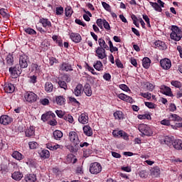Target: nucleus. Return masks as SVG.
Returning <instances> with one entry per match:
<instances>
[{
    "instance_id": "e433bc0d",
    "label": "nucleus",
    "mask_w": 182,
    "mask_h": 182,
    "mask_svg": "<svg viewBox=\"0 0 182 182\" xmlns=\"http://www.w3.org/2000/svg\"><path fill=\"white\" fill-rule=\"evenodd\" d=\"M151 60L150 58L145 57L142 60V65L145 69H149L150 68Z\"/></svg>"
},
{
    "instance_id": "6e6d98bb",
    "label": "nucleus",
    "mask_w": 182,
    "mask_h": 182,
    "mask_svg": "<svg viewBox=\"0 0 182 182\" xmlns=\"http://www.w3.org/2000/svg\"><path fill=\"white\" fill-rule=\"evenodd\" d=\"M28 146H29L30 149H36V147H38V142L30 141L28 143Z\"/></svg>"
},
{
    "instance_id": "69168bd1",
    "label": "nucleus",
    "mask_w": 182,
    "mask_h": 182,
    "mask_svg": "<svg viewBox=\"0 0 182 182\" xmlns=\"http://www.w3.org/2000/svg\"><path fill=\"white\" fill-rule=\"evenodd\" d=\"M169 110L170 112H176V110H177V107H176V105L171 103L169 105Z\"/></svg>"
},
{
    "instance_id": "8fccbe9b",
    "label": "nucleus",
    "mask_w": 182,
    "mask_h": 182,
    "mask_svg": "<svg viewBox=\"0 0 182 182\" xmlns=\"http://www.w3.org/2000/svg\"><path fill=\"white\" fill-rule=\"evenodd\" d=\"M140 96H142V97H144L145 99H147L148 100H150L151 99V93L150 92H141Z\"/></svg>"
},
{
    "instance_id": "20e7f679",
    "label": "nucleus",
    "mask_w": 182,
    "mask_h": 182,
    "mask_svg": "<svg viewBox=\"0 0 182 182\" xmlns=\"http://www.w3.org/2000/svg\"><path fill=\"white\" fill-rule=\"evenodd\" d=\"M138 129L144 136H151L153 132L147 124H141L138 127Z\"/></svg>"
},
{
    "instance_id": "774afa93",
    "label": "nucleus",
    "mask_w": 182,
    "mask_h": 182,
    "mask_svg": "<svg viewBox=\"0 0 182 182\" xmlns=\"http://www.w3.org/2000/svg\"><path fill=\"white\" fill-rule=\"evenodd\" d=\"M36 79H37L36 75L31 76L29 80L30 83H36Z\"/></svg>"
},
{
    "instance_id": "4be33fe9",
    "label": "nucleus",
    "mask_w": 182,
    "mask_h": 182,
    "mask_svg": "<svg viewBox=\"0 0 182 182\" xmlns=\"http://www.w3.org/2000/svg\"><path fill=\"white\" fill-rule=\"evenodd\" d=\"M60 70L62 71H65V72H69L73 70L72 68V65L69 63H63L60 65Z\"/></svg>"
},
{
    "instance_id": "e2e57ef3",
    "label": "nucleus",
    "mask_w": 182,
    "mask_h": 182,
    "mask_svg": "<svg viewBox=\"0 0 182 182\" xmlns=\"http://www.w3.org/2000/svg\"><path fill=\"white\" fill-rule=\"evenodd\" d=\"M115 63H116L117 68H119L120 69H123V68H124L123 67V63H122V61H120L119 59H117L115 60Z\"/></svg>"
},
{
    "instance_id": "7ed1b4c3",
    "label": "nucleus",
    "mask_w": 182,
    "mask_h": 182,
    "mask_svg": "<svg viewBox=\"0 0 182 182\" xmlns=\"http://www.w3.org/2000/svg\"><path fill=\"white\" fill-rule=\"evenodd\" d=\"M89 170L91 174H99L102 173V165L98 162L92 163L90 165Z\"/></svg>"
},
{
    "instance_id": "58836bf2",
    "label": "nucleus",
    "mask_w": 182,
    "mask_h": 182,
    "mask_svg": "<svg viewBox=\"0 0 182 182\" xmlns=\"http://www.w3.org/2000/svg\"><path fill=\"white\" fill-rule=\"evenodd\" d=\"M57 83L61 89H64V90H68V84L66 83V82L63 81V80H59Z\"/></svg>"
},
{
    "instance_id": "680f3d73",
    "label": "nucleus",
    "mask_w": 182,
    "mask_h": 182,
    "mask_svg": "<svg viewBox=\"0 0 182 182\" xmlns=\"http://www.w3.org/2000/svg\"><path fill=\"white\" fill-rule=\"evenodd\" d=\"M62 80H65V82H67V83H69V82H70V76L68 74H65L62 77Z\"/></svg>"
},
{
    "instance_id": "052dcab7",
    "label": "nucleus",
    "mask_w": 182,
    "mask_h": 182,
    "mask_svg": "<svg viewBox=\"0 0 182 182\" xmlns=\"http://www.w3.org/2000/svg\"><path fill=\"white\" fill-rule=\"evenodd\" d=\"M96 23L100 29H103V20H102V18L97 19Z\"/></svg>"
},
{
    "instance_id": "5fc2aeb1",
    "label": "nucleus",
    "mask_w": 182,
    "mask_h": 182,
    "mask_svg": "<svg viewBox=\"0 0 182 182\" xmlns=\"http://www.w3.org/2000/svg\"><path fill=\"white\" fill-rule=\"evenodd\" d=\"M102 25L105 29H107V31H110V24H109V22H107V21L104 19L102 21Z\"/></svg>"
},
{
    "instance_id": "72a5a7b5",
    "label": "nucleus",
    "mask_w": 182,
    "mask_h": 182,
    "mask_svg": "<svg viewBox=\"0 0 182 182\" xmlns=\"http://www.w3.org/2000/svg\"><path fill=\"white\" fill-rule=\"evenodd\" d=\"M25 180L26 182H35L36 181V175L33 173L28 174L26 176Z\"/></svg>"
},
{
    "instance_id": "79ce46f5",
    "label": "nucleus",
    "mask_w": 182,
    "mask_h": 182,
    "mask_svg": "<svg viewBox=\"0 0 182 182\" xmlns=\"http://www.w3.org/2000/svg\"><path fill=\"white\" fill-rule=\"evenodd\" d=\"M65 16L70 17L72 16V14H73V10H72V7L68 6L65 9Z\"/></svg>"
},
{
    "instance_id": "3c124183",
    "label": "nucleus",
    "mask_w": 182,
    "mask_h": 182,
    "mask_svg": "<svg viewBox=\"0 0 182 182\" xmlns=\"http://www.w3.org/2000/svg\"><path fill=\"white\" fill-rule=\"evenodd\" d=\"M151 116L149 114H139L138 115V119L140 120H144L145 119H150Z\"/></svg>"
},
{
    "instance_id": "6ab92c4d",
    "label": "nucleus",
    "mask_w": 182,
    "mask_h": 182,
    "mask_svg": "<svg viewBox=\"0 0 182 182\" xmlns=\"http://www.w3.org/2000/svg\"><path fill=\"white\" fill-rule=\"evenodd\" d=\"M38 154L41 159H49L50 157V153L46 149L40 150Z\"/></svg>"
},
{
    "instance_id": "13d9d810",
    "label": "nucleus",
    "mask_w": 182,
    "mask_h": 182,
    "mask_svg": "<svg viewBox=\"0 0 182 182\" xmlns=\"http://www.w3.org/2000/svg\"><path fill=\"white\" fill-rule=\"evenodd\" d=\"M55 113L57 114V116L58 117H60V119H63V117H65V112L62 111V110H57L55 111Z\"/></svg>"
},
{
    "instance_id": "7c9ffc66",
    "label": "nucleus",
    "mask_w": 182,
    "mask_h": 182,
    "mask_svg": "<svg viewBox=\"0 0 182 182\" xmlns=\"http://www.w3.org/2000/svg\"><path fill=\"white\" fill-rule=\"evenodd\" d=\"M149 4L151 6H152V8H154V9L156 11V12H161L163 11V9H161V6H160V5H159L158 3L149 1Z\"/></svg>"
},
{
    "instance_id": "f257e3e1",
    "label": "nucleus",
    "mask_w": 182,
    "mask_h": 182,
    "mask_svg": "<svg viewBox=\"0 0 182 182\" xmlns=\"http://www.w3.org/2000/svg\"><path fill=\"white\" fill-rule=\"evenodd\" d=\"M68 140L71 143L73 151H77L79 150V144H80V140L79 139V135L77 132L71 131L68 134Z\"/></svg>"
},
{
    "instance_id": "dca6fc26",
    "label": "nucleus",
    "mask_w": 182,
    "mask_h": 182,
    "mask_svg": "<svg viewBox=\"0 0 182 182\" xmlns=\"http://www.w3.org/2000/svg\"><path fill=\"white\" fill-rule=\"evenodd\" d=\"M119 99L124 100V102H128L129 103H133V98L123 93L119 94Z\"/></svg>"
},
{
    "instance_id": "de8ad7c7",
    "label": "nucleus",
    "mask_w": 182,
    "mask_h": 182,
    "mask_svg": "<svg viewBox=\"0 0 182 182\" xmlns=\"http://www.w3.org/2000/svg\"><path fill=\"white\" fill-rule=\"evenodd\" d=\"M63 119L64 120H65L66 122H68V123H73V122L75 121L73 119V117L70 114H67V115H65L63 117Z\"/></svg>"
},
{
    "instance_id": "b1692460",
    "label": "nucleus",
    "mask_w": 182,
    "mask_h": 182,
    "mask_svg": "<svg viewBox=\"0 0 182 182\" xmlns=\"http://www.w3.org/2000/svg\"><path fill=\"white\" fill-rule=\"evenodd\" d=\"M84 93L86 96L90 97L92 96V88L90 87V85L89 83H86L83 88Z\"/></svg>"
},
{
    "instance_id": "09e8293b",
    "label": "nucleus",
    "mask_w": 182,
    "mask_h": 182,
    "mask_svg": "<svg viewBox=\"0 0 182 182\" xmlns=\"http://www.w3.org/2000/svg\"><path fill=\"white\" fill-rule=\"evenodd\" d=\"M171 85H172V86H174V87H177L178 89H180V87H181L182 86V84L180 82V81L177 80L171 81Z\"/></svg>"
},
{
    "instance_id": "4d7b16f0",
    "label": "nucleus",
    "mask_w": 182,
    "mask_h": 182,
    "mask_svg": "<svg viewBox=\"0 0 182 182\" xmlns=\"http://www.w3.org/2000/svg\"><path fill=\"white\" fill-rule=\"evenodd\" d=\"M119 89H122L124 92H130V88L124 84L119 85Z\"/></svg>"
},
{
    "instance_id": "9d476101",
    "label": "nucleus",
    "mask_w": 182,
    "mask_h": 182,
    "mask_svg": "<svg viewBox=\"0 0 182 182\" xmlns=\"http://www.w3.org/2000/svg\"><path fill=\"white\" fill-rule=\"evenodd\" d=\"M160 65L165 70H168L171 68V61L168 58L161 60Z\"/></svg>"
},
{
    "instance_id": "6e6552de",
    "label": "nucleus",
    "mask_w": 182,
    "mask_h": 182,
    "mask_svg": "<svg viewBox=\"0 0 182 182\" xmlns=\"http://www.w3.org/2000/svg\"><path fill=\"white\" fill-rule=\"evenodd\" d=\"M95 53L98 59H105L107 58V55H106V50L102 47H97L95 50Z\"/></svg>"
},
{
    "instance_id": "423d86ee",
    "label": "nucleus",
    "mask_w": 182,
    "mask_h": 182,
    "mask_svg": "<svg viewBox=\"0 0 182 182\" xmlns=\"http://www.w3.org/2000/svg\"><path fill=\"white\" fill-rule=\"evenodd\" d=\"M9 72L14 77H18V76L22 73V68L17 64L15 66L9 68Z\"/></svg>"
},
{
    "instance_id": "a19ab883",
    "label": "nucleus",
    "mask_w": 182,
    "mask_h": 182,
    "mask_svg": "<svg viewBox=\"0 0 182 182\" xmlns=\"http://www.w3.org/2000/svg\"><path fill=\"white\" fill-rule=\"evenodd\" d=\"M46 146H47V149H48L49 150H58V149H59V147H60V145L47 144Z\"/></svg>"
},
{
    "instance_id": "5701e85b",
    "label": "nucleus",
    "mask_w": 182,
    "mask_h": 182,
    "mask_svg": "<svg viewBox=\"0 0 182 182\" xmlns=\"http://www.w3.org/2000/svg\"><path fill=\"white\" fill-rule=\"evenodd\" d=\"M25 133L26 137H33V136H35V127L31 126L26 129Z\"/></svg>"
},
{
    "instance_id": "4c0bfd02",
    "label": "nucleus",
    "mask_w": 182,
    "mask_h": 182,
    "mask_svg": "<svg viewBox=\"0 0 182 182\" xmlns=\"http://www.w3.org/2000/svg\"><path fill=\"white\" fill-rule=\"evenodd\" d=\"M114 117L115 119H117L118 120H122L124 119V115L123 114V112L122 111H117L114 113Z\"/></svg>"
},
{
    "instance_id": "37998d69",
    "label": "nucleus",
    "mask_w": 182,
    "mask_h": 182,
    "mask_svg": "<svg viewBox=\"0 0 182 182\" xmlns=\"http://www.w3.org/2000/svg\"><path fill=\"white\" fill-rule=\"evenodd\" d=\"M94 68L96 69V70H102V69H103V64L100 62V60H97L94 64Z\"/></svg>"
},
{
    "instance_id": "2eb2a0df",
    "label": "nucleus",
    "mask_w": 182,
    "mask_h": 182,
    "mask_svg": "<svg viewBox=\"0 0 182 182\" xmlns=\"http://www.w3.org/2000/svg\"><path fill=\"white\" fill-rule=\"evenodd\" d=\"M82 129L85 136H87L88 137H90V136H93V129H92V127H90V126L85 125Z\"/></svg>"
},
{
    "instance_id": "39448f33",
    "label": "nucleus",
    "mask_w": 182,
    "mask_h": 182,
    "mask_svg": "<svg viewBox=\"0 0 182 182\" xmlns=\"http://www.w3.org/2000/svg\"><path fill=\"white\" fill-rule=\"evenodd\" d=\"M24 97L28 103H35L38 100V95L33 92L28 91L24 94Z\"/></svg>"
},
{
    "instance_id": "f704fd0d",
    "label": "nucleus",
    "mask_w": 182,
    "mask_h": 182,
    "mask_svg": "<svg viewBox=\"0 0 182 182\" xmlns=\"http://www.w3.org/2000/svg\"><path fill=\"white\" fill-rule=\"evenodd\" d=\"M168 119L171 122H181L182 119L180 116L176 114H171L169 115Z\"/></svg>"
},
{
    "instance_id": "864d4df0",
    "label": "nucleus",
    "mask_w": 182,
    "mask_h": 182,
    "mask_svg": "<svg viewBox=\"0 0 182 182\" xmlns=\"http://www.w3.org/2000/svg\"><path fill=\"white\" fill-rule=\"evenodd\" d=\"M25 32L28 35H36V31L31 28H26Z\"/></svg>"
},
{
    "instance_id": "c03bdc74",
    "label": "nucleus",
    "mask_w": 182,
    "mask_h": 182,
    "mask_svg": "<svg viewBox=\"0 0 182 182\" xmlns=\"http://www.w3.org/2000/svg\"><path fill=\"white\" fill-rule=\"evenodd\" d=\"M108 44L109 45V50L112 53H113V52H117V50H119V48L113 46V43H112V41L109 40Z\"/></svg>"
},
{
    "instance_id": "0e129e2a",
    "label": "nucleus",
    "mask_w": 182,
    "mask_h": 182,
    "mask_svg": "<svg viewBox=\"0 0 182 182\" xmlns=\"http://www.w3.org/2000/svg\"><path fill=\"white\" fill-rule=\"evenodd\" d=\"M146 88L150 92H153V90L154 89V85H153V84H151V83L148 82V83H146Z\"/></svg>"
},
{
    "instance_id": "4468645a",
    "label": "nucleus",
    "mask_w": 182,
    "mask_h": 182,
    "mask_svg": "<svg viewBox=\"0 0 182 182\" xmlns=\"http://www.w3.org/2000/svg\"><path fill=\"white\" fill-rule=\"evenodd\" d=\"M70 38L73 42H75V43H79L82 41V36H80V34L77 33H71L70 34Z\"/></svg>"
},
{
    "instance_id": "f8f14e48",
    "label": "nucleus",
    "mask_w": 182,
    "mask_h": 182,
    "mask_svg": "<svg viewBox=\"0 0 182 182\" xmlns=\"http://www.w3.org/2000/svg\"><path fill=\"white\" fill-rule=\"evenodd\" d=\"M4 90L6 93H14L15 92V85L12 83H5Z\"/></svg>"
},
{
    "instance_id": "603ef678",
    "label": "nucleus",
    "mask_w": 182,
    "mask_h": 182,
    "mask_svg": "<svg viewBox=\"0 0 182 182\" xmlns=\"http://www.w3.org/2000/svg\"><path fill=\"white\" fill-rule=\"evenodd\" d=\"M63 14V7H56L55 8V15H62Z\"/></svg>"
},
{
    "instance_id": "a18cd8bd",
    "label": "nucleus",
    "mask_w": 182,
    "mask_h": 182,
    "mask_svg": "<svg viewBox=\"0 0 182 182\" xmlns=\"http://www.w3.org/2000/svg\"><path fill=\"white\" fill-rule=\"evenodd\" d=\"M0 15L3 18H9V14H8V10L5 9H0Z\"/></svg>"
},
{
    "instance_id": "f3484780",
    "label": "nucleus",
    "mask_w": 182,
    "mask_h": 182,
    "mask_svg": "<svg viewBox=\"0 0 182 182\" xmlns=\"http://www.w3.org/2000/svg\"><path fill=\"white\" fill-rule=\"evenodd\" d=\"M161 90L164 95H166V96H173V92H171V88L167 87V86H162L161 88Z\"/></svg>"
},
{
    "instance_id": "2f4dec72",
    "label": "nucleus",
    "mask_w": 182,
    "mask_h": 182,
    "mask_svg": "<svg viewBox=\"0 0 182 182\" xmlns=\"http://www.w3.org/2000/svg\"><path fill=\"white\" fill-rule=\"evenodd\" d=\"M55 102L57 105H59V106H63L65 105V102H66V100L63 96L60 95L55 97Z\"/></svg>"
},
{
    "instance_id": "c9c22d12",
    "label": "nucleus",
    "mask_w": 182,
    "mask_h": 182,
    "mask_svg": "<svg viewBox=\"0 0 182 182\" xmlns=\"http://www.w3.org/2000/svg\"><path fill=\"white\" fill-rule=\"evenodd\" d=\"M45 90L48 93H50L51 92H53V84H52V82H46Z\"/></svg>"
},
{
    "instance_id": "aec40b11",
    "label": "nucleus",
    "mask_w": 182,
    "mask_h": 182,
    "mask_svg": "<svg viewBox=\"0 0 182 182\" xmlns=\"http://www.w3.org/2000/svg\"><path fill=\"white\" fill-rule=\"evenodd\" d=\"M172 146L176 150L182 149V141L180 139H174Z\"/></svg>"
},
{
    "instance_id": "9b49d317",
    "label": "nucleus",
    "mask_w": 182,
    "mask_h": 182,
    "mask_svg": "<svg viewBox=\"0 0 182 182\" xmlns=\"http://www.w3.org/2000/svg\"><path fill=\"white\" fill-rule=\"evenodd\" d=\"M79 123L81 124H87L89 123V115L87 113H82L78 117Z\"/></svg>"
},
{
    "instance_id": "473e14b6",
    "label": "nucleus",
    "mask_w": 182,
    "mask_h": 182,
    "mask_svg": "<svg viewBox=\"0 0 182 182\" xmlns=\"http://www.w3.org/2000/svg\"><path fill=\"white\" fill-rule=\"evenodd\" d=\"M98 43L100 45L98 48H103V49H105L106 50H109V46L106 44V41H105L103 38H99Z\"/></svg>"
},
{
    "instance_id": "c756f323",
    "label": "nucleus",
    "mask_w": 182,
    "mask_h": 182,
    "mask_svg": "<svg viewBox=\"0 0 182 182\" xmlns=\"http://www.w3.org/2000/svg\"><path fill=\"white\" fill-rule=\"evenodd\" d=\"M11 177L14 180H16V181H19V180L22 179V178L23 177V175L19 171H16L14 173H12Z\"/></svg>"
},
{
    "instance_id": "1a4fd4ad",
    "label": "nucleus",
    "mask_w": 182,
    "mask_h": 182,
    "mask_svg": "<svg viewBox=\"0 0 182 182\" xmlns=\"http://www.w3.org/2000/svg\"><path fill=\"white\" fill-rule=\"evenodd\" d=\"M13 120L14 119H12V117L8 115H1L0 117V123L4 126H7V124H11Z\"/></svg>"
},
{
    "instance_id": "338daca9",
    "label": "nucleus",
    "mask_w": 182,
    "mask_h": 182,
    "mask_svg": "<svg viewBox=\"0 0 182 182\" xmlns=\"http://www.w3.org/2000/svg\"><path fill=\"white\" fill-rule=\"evenodd\" d=\"M161 124H163L164 126H170V120L163 119L161 121Z\"/></svg>"
},
{
    "instance_id": "ea45409f",
    "label": "nucleus",
    "mask_w": 182,
    "mask_h": 182,
    "mask_svg": "<svg viewBox=\"0 0 182 182\" xmlns=\"http://www.w3.org/2000/svg\"><path fill=\"white\" fill-rule=\"evenodd\" d=\"M6 63L9 66H12L14 65V56L12 55L9 54L7 57L6 58Z\"/></svg>"
},
{
    "instance_id": "49530a36",
    "label": "nucleus",
    "mask_w": 182,
    "mask_h": 182,
    "mask_svg": "<svg viewBox=\"0 0 182 182\" xmlns=\"http://www.w3.org/2000/svg\"><path fill=\"white\" fill-rule=\"evenodd\" d=\"M41 120H43V122H48V120H50V114L49 112L43 114L41 116Z\"/></svg>"
},
{
    "instance_id": "bb28decb",
    "label": "nucleus",
    "mask_w": 182,
    "mask_h": 182,
    "mask_svg": "<svg viewBox=\"0 0 182 182\" xmlns=\"http://www.w3.org/2000/svg\"><path fill=\"white\" fill-rule=\"evenodd\" d=\"M112 136H114V137H119V136L120 137H127V134H126V132L120 130V131H113L112 132Z\"/></svg>"
},
{
    "instance_id": "a878e982",
    "label": "nucleus",
    "mask_w": 182,
    "mask_h": 182,
    "mask_svg": "<svg viewBox=\"0 0 182 182\" xmlns=\"http://www.w3.org/2000/svg\"><path fill=\"white\" fill-rule=\"evenodd\" d=\"M53 136L55 140H60L63 137V133L60 130H55L53 132Z\"/></svg>"
},
{
    "instance_id": "bf43d9fd",
    "label": "nucleus",
    "mask_w": 182,
    "mask_h": 182,
    "mask_svg": "<svg viewBox=\"0 0 182 182\" xmlns=\"http://www.w3.org/2000/svg\"><path fill=\"white\" fill-rule=\"evenodd\" d=\"M145 106L149 107V109H154L156 107V105H154V103L149 102H145Z\"/></svg>"
},
{
    "instance_id": "cd10ccee",
    "label": "nucleus",
    "mask_w": 182,
    "mask_h": 182,
    "mask_svg": "<svg viewBox=\"0 0 182 182\" xmlns=\"http://www.w3.org/2000/svg\"><path fill=\"white\" fill-rule=\"evenodd\" d=\"M13 159H15L16 160H23V155H22V154H21L19 151H14L12 154H11Z\"/></svg>"
},
{
    "instance_id": "412c9836",
    "label": "nucleus",
    "mask_w": 182,
    "mask_h": 182,
    "mask_svg": "<svg viewBox=\"0 0 182 182\" xmlns=\"http://www.w3.org/2000/svg\"><path fill=\"white\" fill-rule=\"evenodd\" d=\"M164 141L165 144H166L169 147H171V146H173V143L174 142V136H166L164 139Z\"/></svg>"
},
{
    "instance_id": "c85d7f7f",
    "label": "nucleus",
    "mask_w": 182,
    "mask_h": 182,
    "mask_svg": "<svg viewBox=\"0 0 182 182\" xmlns=\"http://www.w3.org/2000/svg\"><path fill=\"white\" fill-rule=\"evenodd\" d=\"M151 176L153 177H159L160 176V168L155 166L151 170Z\"/></svg>"
},
{
    "instance_id": "f03ea898",
    "label": "nucleus",
    "mask_w": 182,
    "mask_h": 182,
    "mask_svg": "<svg viewBox=\"0 0 182 182\" xmlns=\"http://www.w3.org/2000/svg\"><path fill=\"white\" fill-rule=\"evenodd\" d=\"M171 30L172 32L170 34V38L176 42L181 41L182 38V28H178L177 26H172Z\"/></svg>"
},
{
    "instance_id": "393cba45",
    "label": "nucleus",
    "mask_w": 182,
    "mask_h": 182,
    "mask_svg": "<svg viewBox=\"0 0 182 182\" xmlns=\"http://www.w3.org/2000/svg\"><path fill=\"white\" fill-rule=\"evenodd\" d=\"M40 23H42L43 28H50L52 26V23L48 18H41Z\"/></svg>"
},
{
    "instance_id": "ddd939ff",
    "label": "nucleus",
    "mask_w": 182,
    "mask_h": 182,
    "mask_svg": "<svg viewBox=\"0 0 182 182\" xmlns=\"http://www.w3.org/2000/svg\"><path fill=\"white\" fill-rule=\"evenodd\" d=\"M154 48H156V49H159L160 50H164V49H166V43L160 40L156 41L154 43Z\"/></svg>"
},
{
    "instance_id": "a211bd4d",
    "label": "nucleus",
    "mask_w": 182,
    "mask_h": 182,
    "mask_svg": "<svg viewBox=\"0 0 182 182\" xmlns=\"http://www.w3.org/2000/svg\"><path fill=\"white\" fill-rule=\"evenodd\" d=\"M82 89H83V85H82V84H78L73 91L75 96H82Z\"/></svg>"
},
{
    "instance_id": "0eeeda50",
    "label": "nucleus",
    "mask_w": 182,
    "mask_h": 182,
    "mask_svg": "<svg viewBox=\"0 0 182 182\" xmlns=\"http://www.w3.org/2000/svg\"><path fill=\"white\" fill-rule=\"evenodd\" d=\"M28 62H29V58H28V55H23L20 56V58H19L20 68L26 69V68H28Z\"/></svg>"
}]
</instances>
